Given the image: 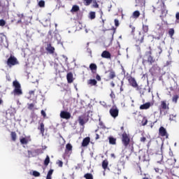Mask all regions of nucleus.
Segmentation results:
<instances>
[{
  "label": "nucleus",
  "mask_w": 179,
  "mask_h": 179,
  "mask_svg": "<svg viewBox=\"0 0 179 179\" xmlns=\"http://www.w3.org/2000/svg\"><path fill=\"white\" fill-rule=\"evenodd\" d=\"M109 113L113 118H117V117H118V114L120 113V110L117 108H111Z\"/></svg>",
  "instance_id": "10"
},
{
  "label": "nucleus",
  "mask_w": 179,
  "mask_h": 179,
  "mask_svg": "<svg viewBox=\"0 0 179 179\" xmlns=\"http://www.w3.org/2000/svg\"><path fill=\"white\" fill-rule=\"evenodd\" d=\"M92 3L93 8H99V3H97V1L92 0Z\"/></svg>",
  "instance_id": "45"
},
{
  "label": "nucleus",
  "mask_w": 179,
  "mask_h": 179,
  "mask_svg": "<svg viewBox=\"0 0 179 179\" xmlns=\"http://www.w3.org/2000/svg\"><path fill=\"white\" fill-rule=\"evenodd\" d=\"M108 141H109L110 145H117V138L113 136H109Z\"/></svg>",
  "instance_id": "21"
},
{
  "label": "nucleus",
  "mask_w": 179,
  "mask_h": 179,
  "mask_svg": "<svg viewBox=\"0 0 179 179\" xmlns=\"http://www.w3.org/2000/svg\"><path fill=\"white\" fill-rule=\"evenodd\" d=\"M36 92V90H31L29 92V94H30V96L33 95L34 96V93Z\"/></svg>",
  "instance_id": "54"
},
{
  "label": "nucleus",
  "mask_w": 179,
  "mask_h": 179,
  "mask_svg": "<svg viewBox=\"0 0 179 179\" xmlns=\"http://www.w3.org/2000/svg\"><path fill=\"white\" fill-rule=\"evenodd\" d=\"M90 69L92 71V73H97V65L94 63L90 64Z\"/></svg>",
  "instance_id": "19"
},
{
  "label": "nucleus",
  "mask_w": 179,
  "mask_h": 179,
  "mask_svg": "<svg viewBox=\"0 0 179 179\" xmlns=\"http://www.w3.org/2000/svg\"><path fill=\"white\" fill-rule=\"evenodd\" d=\"M101 24H102V27H104V22H106V20H103V18H101Z\"/></svg>",
  "instance_id": "57"
},
{
  "label": "nucleus",
  "mask_w": 179,
  "mask_h": 179,
  "mask_svg": "<svg viewBox=\"0 0 179 179\" xmlns=\"http://www.w3.org/2000/svg\"><path fill=\"white\" fill-rule=\"evenodd\" d=\"M140 16L141 12H139V10H136L132 14V17H134V19H138V17H139Z\"/></svg>",
  "instance_id": "27"
},
{
  "label": "nucleus",
  "mask_w": 179,
  "mask_h": 179,
  "mask_svg": "<svg viewBox=\"0 0 179 179\" xmlns=\"http://www.w3.org/2000/svg\"><path fill=\"white\" fill-rule=\"evenodd\" d=\"M143 31L148 33L149 31V26L143 24Z\"/></svg>",
  "instance_id": "39"
},
{
  "label": "nucleus",
  "mask_w": 179,
  "mask_h": 179,
  "mask_svg": "<svg viewBox=\"0 0 179 179\" xmlns=\"http://www.w3.org/2000/svg\"><path fill=\"white\" fill-rule=\"evenodd\" d=\"M38 6L40 8H44L45 6V1H44L43 0H41L38 2Z\"/></svg>",
  "instance_id": "37"
},
{
  "label": "nucleus",
  "mask_w": 179,
  "mask_h": 179,
  "mask_svg": "<svg viewBox=\"0 0 179 179\" xmlns=\"http://www.w3.org/2000/svg\"><path fill=\"white\" fill-rule=\"evenodd\" d=\"M50 156L47 155L45 160H44V162H43V164L44 166H45V167H47V166H48V164H50Z\"/></svg>",
  "instance_id": "30"
},
{
  "label": "nucleus",
  "mask_w": 179,
  "mask_h": 179,
  "mask_svg": "<svg viewBox=\"0 0 179 179\" xmlns=\"http://www.w3.org/2000/svg\"><path fill=\"white\" fill-rule=\"evenodd\" d=\"M13 86L14 87V90L13 91V94L14 96H22L23 94V91L22 90V85H20V83L17 81V80H15L13 82Z\"/></svg>",
  "instance_id": "4"
},
{
  "label": "nucleus",
  "mask_w": 179,
  "mask_h": 179,
  "mask_svg": "<svg viewBox=\"0 0 179 179\" xmlns=\"http://www.w3.org/2000/svg\"><path fill=\"white\" fill-rule=\"evenodd\" d=\"M157 9L160 10L161 15H159V17L162 19V22H164V17H166L169 10L163 1L161 0L157 3Z\"/></svg>",
  "instance_id": "2"
},
{
  "label": "nucleus",
  "mask_w": 179,
  "mask_h": 179,
  "mask_svg": "<svg viewBox=\"0 0 179 179\" xmlns=\"http://www.w3.org/2000/svg\"><path fill=\"white\" fill-rule=\"evenodd\" d=\"M159 157H160L161 160L157 161V163H159V164H162V162H163V155H159Z\"/></svg>",
  "instance_id": "55"
},
{
  "label": "nucleus",
  "mask_w": 179,
  "mask_h": 179,
  "mask_svg": "<svg viewBox=\"0 0 179 179\" xmlns=\"http://www.w3.org/2000/svg\"><path fill=\"white\" fill-rule=\"evenodd\" d=\"M95 139L96 141H97V139H100V135H99L98 134H96V136H95Z\"/></svg>",
  "instance_id": "59"
},
{
  "label": "nucleus",
  "mask_w": 179,
  "mask_h": 179,
  "mask_svg": "<svg viewBox=\"0 0 179 179\" xmlns=\"http://www.w3.org/2000/svg\"><path fill=\"white\" fill-rule=\"evenodd\" d=\"M114 22L116 27H118V26H120V21L117 19H115Z\"/></svg>",
  "instance_id": "49"
},
{
  "label": "nucleus",
  "mask_w": 179,
  "mask_h": 179,
  "mask_svg": "<svg viewBox=\"0 0 179 179\" xmlns=\"http://www.w3.org/2000/svg\"><path fill=\"white\" fill-rule=\"evenodd\" d=\"M85 179H93V175L92 173H86L84 175Z\"/></svg>",
  "instance_id": "40"
},
{
  "label": "nucleus",
  "mask_w": 179,
  "mask_h": 179,
  "mask_svg": "<svg viewBox=\"0 0 179 179\" xmlns=\"http://www.w3.org/2000/svg\"><path fill=\"white\" fill-rule=\"evenodd\" d=\"M90 19H91V20L96 19V12L92 11L90 13Z\"/></svg>",
  "instance_id": "35"
},
{
  "label": "nucleus",
  "mask_w": 179,
  "mask_h": 179,
  "mask_svg": "<svg viewBox=\"0 0 179 179\" xmlns=\"http://www.w3.org/2000/svg\"><path fill=\"white\" fill-rule=\"evenodd\" d=\"M38 129L40 131L42 136H44V132H45V129L44 128V123L41 122L40 126L38 127Z\"/></svg>",
  "instance_id": "20"
},
{
  "label": "nucleus",
  "mask_w": 179,
  "mask_h": 179,
  "mask_svg": "<svg viewBox=\"0 0 179 179\" xmlns=\"http://www.w3.org/2000/svg\"><path fill=\"white\" fill-rule=\"evenodd\" d=\"M179 96L178 94H175L172 97V102L175 104H177V102L178 101Z\"/></svg>",
  "instance_id": "32"
},
{
  "label": "nucleus",
  "mask_w": 179,
  "mask_h": 179,
  "mask_svg": "<svg viewBox=\"0 0 179 179\" xmlns=\"http://www.w3.org/2000/svg\"><path fill=\"white\" fill-rule=\"evenodd\" d=\"M96 80H98L99 82H100L101 80V77H100V75L96 74Z\"/></svg>",
  "instance_id": "53"
},
{
  "label": "nucleus",
  "mask_w": 179,
  "mask_h": 179,
  "mask_svg": "<svg viewBox=\"0 0 179 179\" xmlns=\"http://www.w3.org/2000/svg\"><path fill=\"white\" fill-rule=\"evenodd\" d=\"M111 87H115V83H114L113 81L110 83Z\"/></svg>",
  "instance_id": "62"
},
{
  "label": "nucleus",
  "mask_w": 179,
  "mask_h": 179,
  "mask_svg": "<svg viewBox=\"0 0 179 179\" xmlns=\"http://www.w3.org/2000/svg\"><path fill=\"white\" fill-rule=\"evenodd\" d=\"M110 96L111 97V99H115V94H114V92L111 91Z\"/></svg>",
  "instance_id": "52"
},
{
  "label": "nucleus",
  "mask_w": 179,
  "mask_h": 179,
  "mask_svg": "<svg viewBox=\"0 0 179 179\" xmlns=\"http://www.w3.org/2000/svg\"><path fill=\"white\" fill-rule=\"evenodd\" d=\"M10 136H11V140L13 141V142H16V139L17 138V134H16V132L11 131Z\"/></svg>",
  "instance_id": "25"
},
{
  "label": "nucleus",
  "mask_w": 179,
  "mask_h": 179,
  "mask_svg": "<svg viewBox=\"0 0 179 179\" xmlns=\"http://www.w3.org/2000/svg\"><path fill=\"white\" fill-rule=\"evenodd\" d=\"M53 173H54V169H50L48 172L46 179H52Z\"/></svg>",
  "instance_id": "26"
},
{
  "label": "nucleus",
  "mask_w": 179,
  "mask_h": 179,
  "mask_svg": "<svg viewBox=\"0 0 179 179\" xmlns=\"http://www.w3.org/2000/svg\"><path fill=\"white\" fill-rule=\"evenodd\" d=\"M108 72L109 73L108 79L109 80H113L115 78L117 77L115 74V71L113 69L108 70Z\"/></svg>",
  "instance_id": "18"
},
{
  "label": "nucleus",
  "mask_w": 179,
  "mask_h": 179,
  "mask_svg": "<svg viewBox=\"0 0 179 179\" xmlns=\"http://www.w3.org/2000/svg\"><path fill=\"white\" fill-rule=\"evenodd\" d=\"M17 17L20 18V20L17 22V24L22 23V20H23L24 19V15H23V13L20 14L18 13L17 14Z\"/></svg>",
  "instance_id": "28"
},
{
  "label": "nucleus",
  "mask_w": 179,
  "mask_h": 179,
  "mask_svg": "<svg viewBox=\"0 0 179 179\" xmlns=\"http://www.w3.org/2000/svg\"><path fill=\"white\" fill-rule=\"evenodd\" d=\"M152 47H149V50L146 51L143 56H141V58H142V64L143 65H146L148 64V65H153L156 62V59L152 55Z\"/></svg>",
  "instance_id": "1"
},
{
  "label": "nucleus",
  "mask_w": 179,
  "mask_h": 179,
  "mask_svg": "<svg viewBox=\"0 0 179 179\" xmlns=\"http://www.w3.org/2000/svg\"><path fill=\"white\" fill-rule=\"evenodd\" d=\"M87 121V118L86 117V115H82L78 117V122L80 125H85Z\"/></svg>",
  "instance_id": "12"
},
{
  "label": "nucleus",
  "mask_w": 179,
  "mask_h": 179,
  "mask_svg": "<svg viewBox=\"0 0 179 179\" xmlns=\"http://www.w3.org/2000/svg\"><path fill=\"white\" fill-rule=\"evenodd\" d=\"M157 49H158V54H159V55H160V54H162L163 52V49H162V46H158Z\"/></svg>",
  "instance_id": "47"
},
{
  "label": "nucleus",
  "mask_w": 179,
  "mask_h": 179,
  "mask_svg": "<svg viewBox=\"0 0 179 179\" xmlns=\"http://www.w3.org/2000/svg\"><path fill=\"white\" fill-rule=\"evenodd\" d=\"M27 106H28V110H34V107H36L35 103H27Z\"/></svg>",
  "instance_id": "36"
},
{
  "label": "nucleus",
  "mask_w": 179,
  "mask_h": 179,
  "mask_svg": "<svg viewBox=\"0 0 179 179\" xmlns=\"http://www.w3.org/2000/svg\"><path fill=\"white\" fill-rule=\"evenodd\" d=\"M79 10H80L79 6H78V5H74V6H73V7H72V8H71V12L72 13H75V12H79Z\"/></svg>",
  "instance_id": "29"
},
{
  "label": "nucleus",
  "mask_w": 179,
  "mask_h": 179,
  "mask_svg": "<svg viewBox=\"0 0 179 179\" xmlns=\"http://www.w3.org/2000/svg\"><path fill=\"white\" fill-rule=\"evenodd\" d=\"M155 171H156V173H159L160 171V169L159 168H155Z\"/></svg>",
  "instance_id": "63"
},
{
  "label": "nucleus",
  "mask_w": 179,
  "mask_h": 179,
  "mask_svg": "<svg viewBox=\"0 0 179 179\" xmlns=\"http://www.w3.org/2000/svg\"><path fill=\"white\" fill-rule=\"evenodd\" d=\"M2 37H5V35L3 34V33H1L0 34V38L1 41H3V38Z\"/></svg>",
  "instance_id": "56"
},
{
  "label": "nucleus",
  "mask_w": 179,
  "mask_h": 179,
  "mask_svg": "<svg viewBox=\"0 0 179 179\" xmlns=\"http://www.w3.org/2000/svg\"><path fill=\"white\" fill-rule=\"evenodd\" d=\"M108 167V161L107 159H105L102 162V169L103 170H107Z\"/></svg>",
  "instance_id": "24"
},
{
  "label": "nucleus",
  "mask_w": 179,
  "mask_h": 179,
  "mask_svg": "<svg viewBox=\"0 0 179 179\" xmlns=\"http://www.w3.org/2000/svg\"><path fill=\"white\" fill-rule=\"evenodd\" d=\"M177 163V159L176 158L168 159L165 164L166 169H169L170 167H173Z\"/></svg>",
  "instance_id": "8"
},
{
  "label": "nucleus",
  "mask_w": 179,
  "mask_h": 179,
  "mask_svg": "<svg viewBox=\"0 0 179 179\" xmlns=\"http://www.w3.org/2000/svg\"><path fill=\"white\" fill-rule=\"evenodd\" d=\"M41 113V115H43V118H45V117H47V114L45 113V111L42 110Z\"/></svg>",
  "instance_id": "51"
},
{
  "label": "nucleus",
  "mask_w": 179,
  "mask_h": 179,
  "mask_svg": "<svg viewBox=\"0 0 179 179\" xmlns=\"http://www.w3.org/2000/svg\"><path fill=\"white\" fill-rule=\"evenodd\" d=\"M176 20H179V12L176 13Z\"/></svg>",
  "instance_id": "58"
},
{
  "label": "nucleus",
  "mask_w": 179,
  "mask_h": 179,
  "mask_svg": "<svg viewBox=\"0 0 179 179\" xmlns=\"http://www.w3.org/2000/svg\"><path fill=\"white\" fill-rule=\"evenodd\" d=\"M66 80L68 83H73V80L75 79L73 78V73H72V72H69L67 73Z\"/></svg>",
  "instance_id": "17"
},
{
  "label": "nucleus",
  "mask_w": 179,
  "mask_h": 179,
  "mask_svg": "<svg viewBox=\"0 0 179 179\" xmlns=\"http://www.w3.org/2000/svg\"><path fill=\"white\" fill-rule=\"evenodd\" d=\"M141 124L143 127H145V125H148V119L144 117L141 121Z\"/></svg>",
  "instance_id": "38"
},
{
  "label": "nucleus",
  "mask_w": 179,
  "mask_h": 179,
  "mask_svg": "<svg viewBox=\"0 0 179 179\" xmlns=\"http://www.w3.org/2000/svg\"><path fill=\"white\" fill-rule=\"evenodd\" d=\"M99 126L101 127V128H102V129H105L106 126L104 125V123H103V122L99 120Z\"/></svg>",
  "instance_id": "48"
},
{
  "label": "nucleus",
  "mask_w": 179,
  "mask_h": 179,
  "mask_svg": "<svg viewBox=\"0 0 179 179\" xmlns=\"http://www.w3.org/2000/svg\"><path fill=\"white\" fill-rule=\"evenodd\" d=\"M101 57L106 59H111V53H110L108 50H104L102 52Z\"/></svg>",
  "instance_id": "14"
},
{
  "label": "nucleus",
  "mask_w": 179,
  "mask_h": 179,
  "mask_svg": "<svg viewBox=\"0 0 179 179\" xmlns=\"http://www.w3.org/2000/svg\"><path fill=\"white\" fill-rule=\"evenodd\" d=\"M177 115L171 114L169 115V121H176Z\"/></svg>",
  "instance_id": "34"
},
{
  "label": "nucleus",
  "mask_w": 179,
  "mask_h": 179,
  "mask_svg": "<svg viewBox=\"0 0 179 179\" xmlns=\"http://www.w3.org/2000/svg\"><path fill=\"white\" fill-rule=\"evenodd\" d=\"M174 33H175L174 28H171L168 31V34L169 35L171 38H173V36H174Z\"/></svg>",
  "instance_id": "31"
},
{
  "label": "nucleus",
  "mask_w": 179,
  "mask_h": 179,
  "mask_svg": "<svg viewBox=\"0 0 179 179\" xmlns=\"http://www.w3.org/2000/svg\"><path fill=\"white\" fill-rule=\"evenodd\" d=\"M158 110L160 115H167L170 110V103H167V101H161Z\"/></svg>",
  "instance_id": "3"
},
{
  "label": "nucleus",
  "mask_w": 179,
  "mask_h": 179,
  "mask_svg": "<svg viewBox=\"0 0 179 179\" xmlns=\"http://www.w3.org/2000/svg\"><path fill=\"white\" fill-rule=\"evenodd\" d=\"M143 40H144V36H142L139 41L141 44H142V43H143Z\"/></svg>",
  "instance_id": "61"
},
{
  "label": "nucleus",
  "mask_w": 179,
  "mask_h": 179,
  "mask_svg": "<svg viewBox=\"0 0 179 179\" xmlns=\"http://www.w3.org/2000/svg\"><path fill=\"white\" fill-rule=\"evenodd\" d=\"M92 2L93 0H84V5H85V6H89V5H90V3Z\"/></svg>",
  "instance_id": "41"
},
{
  "label": "nucleus",
  "mask_w": 179,
  "mask_h": 179,
  "mask_svg": "<svg viewBox=\"0 0 179 179\" xmlns=\"http://www.w3.org/2000/svg\"><path fill=\"white\" fill-rule=\"evenodd\" d=\"M56 164H57V166L59 167H62V166H64V162H62V161L61 160H58L57 162H56Z\"/></svg>",
  "instance_id": "46"
},
{
  "label": "nucleus",
  "mask_w": 179,
  "mask_h": 179,
  "mask_svg": "<svg viewBox=\"0 0 179 179\" xmlns=\"http://www.w3.org/2000/svg\"><path fill=\"white\" fill-rule=\"evenodd\" d=\"M6 64L8 68H12V66H15V65H19V61H17V58L15 56L10 55L6 61Z\"/></svg>",
  "instance_id": "6"
},
{
  "label": "nucleus",
  "mask_w": 179,
  "mask_h": 179,
  "mask_svg": "<svg viewBox=\"0 0 179 179\" xmlns=\"http://www.w3.org/2000/svg\"><path fill=\"white\" fill-rule=\"evenodd\" d=\"M119 162H120V164H122V166L125 165V159H124V156L120 157Z\"/></svg>",
  "instance_id": "42"
},
{
  "label": "nucleus",
  "mask_w": 179,
  "mask_h": 179,
  "mask_svg": "<svg viewBox=\"0 0 179 179\" xmlns=\"http://www.w3.org/2000/svg\"><path fill=\"white\" fill-rule=\"evenodd\" d=\"M5 24H6V21H5L3 19L0 20V27H3Z\"/></svg>",
  "instance_id": "44"
},
{
  "label": "nucleus",
  "mask_w": 179,
  "mask_h": 179,
  "mask_svg": "<svg viewBox=\"0 0 179 179\" xmlns=\"http://www.w3.org/2000/svg\"><path fill=\"white\" fill-rule=\"evenodd\" d=\"M20 142L22 145H27V143H29V140L26 138H22L20 139Z\"/></svg>",
  "instance_id": "33"
},
{
  "label": "nucleus",
  "mask_w": 179,
  "mask_h": 179,
  "mask_svg": "<svg viewBox=\"0 0 179 179\" xmlns=\"http://www.w3.org/2000/svg\"><path fill=\"white\" fill-rule=\"evenodd\" d=\"M60 117L64 120H69V118H71V113L69 112L62 110L60 113Z\"/></svg>",
  "instance_id": "13"
},
{
  "label": "nucleus",
  "mask_w": 179,
  "mask_h": 179,
  "mask_svg": "<svg viewBox=\"0 0 179 179\" xmlns=\"http://www.w3.org/2000/svg\"><path fill=\"white\" fill-rule=\"evenodd\" d=\"M131 142V137H129V134H127V132H123L122 134V143L123 146H124L125 148H127L129 145V143Z\"/></svg>",
  "instance_id": "5"
},
{
  "label": "nucleus",
  "mask_w": 179,
  "mask_h": 179,
  "mask_svg": "<svg viewBox=\"0 0 179 179\" xmlns=\"http://www.w3.org/2000/svg\"><path fill=\"white\" fill-rule=\"evenodd\" d=\"M32 176H34V177H40L41 174L38 171H34L32 173Z\"/></svg>",
  "instance_id": "43"
},
{
  "label": "nucleus",
  "mask_w": 179,
  "mask_h": 179,
  "mask_svg": "<svg viewBox=\"0 0 179 179\" xmlns=\"http://www.w3.org/2000/svg\"><path fill=\"white\" fill-rule=\"evenodd\" d=\"M171 176H173L174 177L177 176V173H174V171H171Z\"/></svg>",
  "instance_id": "60"
},
{
  "label": "nucleus",
  "mask_w": 179,
  "mask_h": 179,
  "mask_svg": "<svg viewBox=\"0 0 179 179\" xmlns=\"http://www.w3.org/2000/svg\"><path fill=\"white\" fill-rule=\"evenodd\" d=\"M110 156H111V157H113V159H115V154H111Z\"/></svg>",
  "instance_id": "64"
},
{
  "label": "nucleus",
  "mask_w": 179,
  "mask_h": 179,
  "mask_svg": "<svg viewBox=\"0 0 179 179\" xmlns=\"http://www.w3.org/2000/svg\"><path fill=\"white\" fill-rule=\"evenodd\" d=\"M45 50L49 52V54H54V52H55V48L52 47L51 43L47 45Z\"/></svg>",
  "instance_id": "15"
},
{
  "label": "nucleus",
  "mask_w": 179,
  "mask_h": 179,
  "mask_svg": "<svg viewBox=\"0 0 179 179\" xmlns=\"http://www.w3.org/2000/svg\"><path fill=\"white\" fill-rule=\"evenodd\" d=\"M90 143V137H85L83 138L81 146L83 148H86V146H88Z\"/></svg>",
  "instance_id": "16"
},
{
  "label": "nucleus",
  "mask_w": 179,
  "mask_h": 179,
  "mask_svg": "<svg viewBox=\"0 0 179 179\" xmlns=\"http://www.w3.org/2000/svg\"><path fill=\"white\" fill-rule=\"evenodd\" d=\"M159 136H163L168 139L169 138V134L167 133V130H166V128L161 127L159 129Z\"/></svg>",
  "instance_id": "9"
},
{
  "label": "nucleus",
  "mask_w": 179,
  "mask_h": 179,
  "mask_svg": "<svg viewBox=\"0 0 179 179\" xmlns=\"http://www.w3.org/2000/svg\"><path fill=\"white\" fill-rule=\"evenodd\" d=\"M72 144L67 143L66 145L65 153H69L70 152H72Z\"/></svg>",
  "instance_id": "22"
},
{
  "label": "nucleus",
  "mask_w": 179,
  "mask_h": 179,
  "mask_svg": "<svg viewBox=\"0 0 179 179\" xmlns=\"http://www.w3.org/2000/svg\"><path fill=\"white\" fill-rule=\"evenodd\" d=\"M154 105L153 102H146L140 106L139 108L141 110H149Z\"/></svg>",
  "instance_id": "11"
},
{
  "label": "nucleus",
  "mask_w": 179,
  "mask_h": 179,
  "mask_svg": "<svg viewBox=\"0 0 179 179\" xmlns=\"http://www.w3.org/2000/svg\"><path fill=\"white\" fill-rule=\"evenodd\" d=\"M140 141L144 143V142H146V137L145 136L141 137Z\"/></svg>",
  "instance_id": "50"
},
{
  "label": "nucleus",
  "mask_w": 179,
  "mask_h": 179,
  "mask_svg": "<svg viewBox=\"0 0 179 179\" xmlns=\"http://www.w3.org/2000/svg\"><path fill=\"white\" fill-rule=\"evenodd\" d=\"M87 84L90 85V86H96L97 85V80L94 79H90L87 81Z\"/></svg>",
  "instance_id": "23"
},
{
  "label": "nucleus",
  "mask_w": 179,
  "mask_h": 179,
  "mask_svg": "<svg viewBox=\"0 0 179 179\" xmlns=\"http://www.w3.org/2000/svg\"><path fill=\"white\" fill-rule=\"evenodd\" d=\"M127 79L130 86H131L132 87H134L136 90H141V88L139 87V85H138V83H136V80H135L134 78H133L132 76H129L127 77Z\"/></svg>",
  "instance_id": "7"
}]
</instances>
